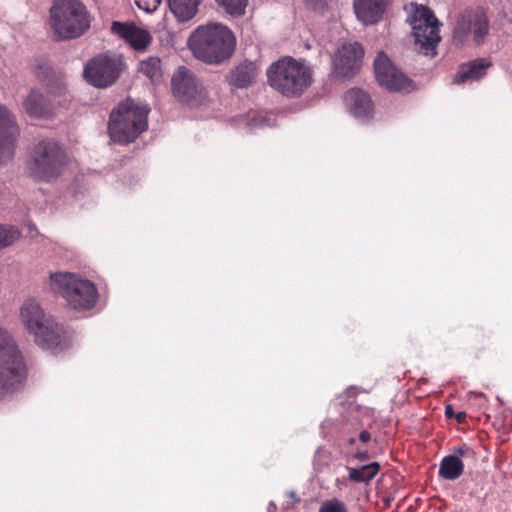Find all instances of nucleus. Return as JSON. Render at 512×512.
Returning a JSON list of instances; mask_svg holds the SVG:
<instances>
[{
	"instance_id": "b1692460",
	"label": "nucleus",
	"mask_w": 512,
	"mask_h": 512,
	"mask_svg": "<svg viewBox=\"0 0 512 512\" xmlns=\"http://www.w3.org/2000/svg\"><path fill=\"white\" fill-rule=\"evenodd\" d=\"M379 468L380 465L378 462L363 465L359 468H348V477L351 481L354 482L368 483L377 475Z\"/></svg>"
},
{
	"instance_id": "f257e3e1",
	"label": "nucleus",
	"mask_w": 512,
	"mask_h": 512,
	"mask_svg": "<svg viewBox=\"0 0 512 512\" xmlns=\"http://www.w3.org/2000/svg\"><path fill=\"white\" fill-rule=\"evenodd\" d=\"M188 46L196 58L218 64L231 57L236 38L226 25L212 22L197 27L188 39Z\"/></svg>"
},
{
	"instance_id": "c756f323",
	"label": "nucleus",
	"mask_w": 512,
	"mask_h": 512,
	"mask_svg": "<svg viewBox=\"0 0 512 512\" xmlns=\"http://www.w3.org/2000/svg\"><path fill=\"white\" fill-rule=\"evenodd\" d=\"M249 125L250 129H252L253 127H268L273 125V123L270 121V118L259 116L254 118Z\"/></svg>"
},
{
	"instance_id": "39448f33",
	"label": "nucleus",
	"mask_w": 512,
	"mask_h": 512,
	"mask_svg": "<svg viewBox=\"0 0 512 512\" xmlns=\"http://www.w3.org/2000/svg\"><path fill=\"white\" fill-rule=\"evenodd\" d=\"M50 26L58 40L80 37L90 26L84 5L77 0H56L50 9Z\"/></svg>"
},
{
	"instance_id": "4c0bfd02",
	"label": "nucleus",
	"mask_w": 512,
	"mask_h": 512,
	"mask_svg": "<svg viewBox=\"0 0 512 512\" xmlns=\"http://www.w3.org/2000/svg\"><path fill=\"white\" fill-rule=\"evenodd\" d=\"M464 418H465V414H464V413H459V414L457 415V420H458L459 422H461Z\"/></svg>"
},
{
	"instance_id": "72a5a7b5",
	"label": "nucleus",
	"mask_w": 512,
	"mask_h": 512,
	"mask_svg": "<svg viewBox=\"0 0 512 512\" xmlns=\"http://www.w3.org/2000/svg\"><path fill=\"white\" fill-rule=\"evenodd\" d=\"M277 506L274 502H270L267 506V512H276Z\"/></svg>"
},
{
	"instance_id": "9d476101",
	"label": "nucleus",
	"mask_w": 512,
	"mask_h": 512,
	"mask_svg": "<svg viewBox=\"0 0 512 512\" xmlns=\"http://www.w3.org/2000/svg\"><path fill=\"white\" fill-rule=\"evenodd\" d=\"M125 68L122 55L102 53L93 57L84 67L85 80L97 88H107L113 85Z\"/></svg>"
},
{
	"instance_id": "0eeeda50",
	"label": "nucleus",
	"mask_w": 512,
	"mask_h": 512,
	"mask_svg": "<svg viewBox=\"0 0 512 512\" xmlns=\"http://www.w3.org/2000/svg\"><path fill=\"white\" fill-rule=\"evenodd\" d=\"M23 357L9 333L0 327V392L14 390L25 379Z\"/></svg>"
},
{
	"instance_id": "6ab92c4d",
	"label": "nucleus",
	"mask_w": 512,
	"mask_h": 512,
	"mask_svg": "<svg viewBox=\"0 0 512 512\" xmlns=\"http://www.w3.org/2000/svg\"><path fill=\"white\" fill-rule=\"evenodd\" d=\"M23 108L31 118H46L50 114V106L44 95L38 90L32 89L22 102Z\"/></svg>"
},
{
	"instance_id": "f03ea898",
	"label": "nucleus",
	"mask_w": 512,
	"mask_h": 512,
	"mask_svg": "<svg viewBox=\"0 0 512 512\" xmlns=\"http://www.w3.org/2000/svg\"><path fill=\"white\" fill-rule=\"evenodd\" d=\"M266 74L268 84L288 97L301 95L313 81L312 68L304 60L292 57L272 63Z\"/></svg>"
},
{
	"instance_id": "e433bc0d",
	"label": "nucleus",
	"mask_w": 512,
	"mask_h": 512,
	"mask_svg": "<svg viewBox=\"0 0 512 512\" xmlns=\"http://www.w3.org/2000/svg\"><path fill=\"white\" fill-rule=\"evenodd\" d=\"M357 457L360 460H365L367 458V454L366 453H359V454H357Z\"/></svg>"
},
{
	"instance_id": "412c9836",
	"label": "nucleus",
	"mask_w": 512,
	"mask_h": 512,
	"mask_svg": "<svg viewBox=\"0 0 512 512\" xmlns=\"http://www.w3.org/2000/svg\"><path fill=\"white\" fill-rule=\"evenodd\" d=\"M169 8L179 22L192 19L202 0H167Z\"/></svg>"
},
{
	"instance_id": "c9c22d12",
	"label": "nucleus",
	"mask_w": 512,
	"mask_h": 512,
	"mask_svg": "<svg viewBox=\"0 0 512 512\" xmlns=\"http://www.w3.org/2000/svg\"><path fill=\"white\" fill-rule=\"evenodd\" d=\"M289 497L294 500L295 503L299 502V498H297L296 493L294 491H290L288 493Z\"/></svg>"
},
{
	"instance_id": "bb28decb",
	"label": "nucleus",
	"mask_w": 512,
	"mask_h": 512,
	"mask_svg": "<svg viewBox=\"0 0 512 512\" xmlns=\"http://www.w3.org/2000/svg\"><path fill=\"white\" fill-rule=\"evenodd\" d=\"M20 236L15 226L0 223V251L16 243Z\"/></svg>"
},
{
	"instance_id": "2f4dec72",
	"label": "nucleus",
	"mask_w": 512,
	"mask_h": 512,
	"mask_svg": "<svg viewBox=\"0 0 512 512\" xmlns=\"http://www.w3.org/2000/svg\"><path fill=\"white\" fill-rule=\"evenodd\" d=\"M359 439H360L362 442L366 443V442H368V441L371 439V435H370V433H369L368 431H365V430H364V431H361V432H360V434H359Z\"/></svg>"
},
{
	"instance_id": "4be33fe9",
	"label": "nucleus",
	"mask_w": 512,
	"mask_h": 512,
	"mask_svg": "<svg viewBox=\"0 0 512 512\" xmlns=\"http://www.w3.org/2000/svg\"><path fill=\"white\" fill-rule=\"evenodd\" d=\"M488 67V63L483 60H474L467 64L460 66L457 72L454 82L464 83L466 81L478 80L485 75V70Z\"/></svg>"
},
{
	"instance_id": "a878e982",
	"label": "nucleus",
	"mask_w": 512,
	"mask_h": 512,
	"mask_svg": "<svg viewBox=\"0 0 512 512\" xmlns=\"http://www.w3.org/2000/svg\"><path fill=\"white\" fill-rule=\"evenodd\" d=\"M215 2L225 13L232 17L244 15L248 5V0H215Z\"/></svg>"
},
{
	"instance_id": "7c9ffc66",
	"label": "nucleus",
	"mask_w": 512,
	"mask_h": 512,
	"mask_svg": "<svg viewBox=\"0 0 512 512\" xmlns=\"http://www.w3.org/2000/svg\"><path fill=\"white\" fill-rule=\"evenodd\" d=\"M313 9H321L324 7L326 0H305Z\"/></svg>"
},
{
	"instance_id": "4468645a",
	"label": "nucleus",
	"mask_w": 512,
	"mask_h": 512,
	"mask_svg": "<svg viewBox=\"0 0 512 512\" xmlns=\"http://www.w3.org/2000/svg\"><path fill=\"white\" fill-rule=\"evenodd\" d=\"M363 54L359 43L343 44L333 57L334 72L341 77L354 75L360 67Z\"/></svg>"
},
{
	"instance_id": "ddd939ff",
	"label": "nucleus",
	"mask_w": 512,
	"mask_h": 512,
	"mask_svg": "<svg viewBox=\"0 0 512 512\" xmlns=\"http://www.w3.org/2000/svg\"><path fill=\"white\" fill-rule=\"evenodd\" d=\"M377 81L390 91H410L411 81L402 72L397 70L389 57L379 51L373 62Z\"/></svg>"
},
{
	"instance_id": "f8f14e48",
	"label": "nucleus",
	"mask_w": 512,
	"mask_h": 512,
	"mask_svg": "<svg viewBox=\"0 0 512 512\" xmlns=\"http://www.w3.org/2000/svg\"><path fill=\"white\" fill-rule=\"evenodd\" d=\"M171 87L174 96L184 103L198 104L207 97L205 88L184 66H180L172 75Z\"/></svg>"
},
{
	"instance_id": "c85d7f7f",
	"label": "nucleus",
	"mask_w": 512,
	"mask_h": 512,
	"mask_svg": "<svg viewBox=\"0 0 512 512\" xmlns=\"http://www.w3.org/2000/svg\"><path fill=\"white\" fill-rule=\"evenodd\" d=\"M135 4L146 12H154L162 0H134Z\"/></svg>"
},
{
	"instance_id": "20e7f679",
	"label": "nucleus",
	"mask_w": 512,
	"mask_h": 512,
	"mask_svg": "<svg viewBox=\"0 0 512 512\" xmlns=\"http://www.w3.org/2000/svg\"><path fill=\"white\" fill-rule=\"evenodd\" d=\"M51 289L65 299L67 305L76 311L92 309L99 293L95 284L70 272H55L50 275Z\"/></svg>"
},
{
	"instance_id": "f3484780",
	"label": "nucleus",
	"mask_w": 512,
	"mask_h": 512,
	"mask_svg": "<svg viewBox=\"0 0 512 512\" xmlns=\"http://www.w3.org/2000/svg\"><path fill=\"white\" fill-rule=\"evenodd\" d=\"M387 0H354L353 8L357 19L365 25L379 22L385 12Z\"/></svg>"
},
{
	"instance_id": "5701e85b",
	"label": "nucleus",
	"mask_w": 512,
	"mask_h": 512,
	"mask_svg": "<svg viewBox=\"0 0 512 512\" xmlns=\"http://www.w3.org/2000/svg\"><path fill=\"white\" fill-rule=\"evenodd\" d=\"M464 470V464L456 455L445 456L439 466V476L445 480L458 479Z\"/></svg>"
},
{
	"instance_id": "f704fd0d",
	"label": "nucleus",
	"mask_w": 512,
	"mask_h": 512,
	"mask_svg": "<svg viewBox=\"0 0 512 512\" xmlns=\"http://www.w3.org/2000/svg\"><path fill=\"white\" fill-rule=\"evenodd\" d=\"M445 414L447 417H451L453 415V409L451 405H447L445 408Z\"/></svg>"
},
{
	"instance_id": "a211bd4d",
	"label": "nucleus",
	"mask_w": 512,
	"mask_h": 512,
	"mask_svg": "<svg viewBox=\"0 0 512 512\" xmlns=\"http://www.w3.org/2000/svg\"><path fill=\"white\" fill-rule=\"evenodd\" d=\"M345 104L351 114L358 118H369L373 105L368 94L360 89L349 90L344 97Z\"/></svg>"
},
{
	"instance_id": "1a4fd4ad",
	"label": "nucleus",
	"mask_w": 512,
	"mask_h": 512,
	"mask_svg": "<svg viewBox=\"0 0 512 512\" xmlns=\"http://www.w3.org/2000/svg\"><path fill=\"white\" fill-rule=\"evenodd\" d=\"M65 165V154L53 140L39 142L28 162V169L37 179L50 181L58 177Z\"/></svg>"
},
{
	"instance_id": "aec40b11",
	"label": "nucleus",
	"mask_w": 512,
	"mask_h": 512,
	"mask_svg": "<svg viewBox=\"0 0 512 512\" xmlns=\"http://www.w3.org/2000/svg\"><path fill=\"white\" fill-rule=\"evenodd\" d=\"M258 74V69L253 62H244L237 66L230 75V84L238 88L250 85Z\"/></svg>"
},
{
	"instance_id": "393cba45",
	"label": "nucleus",
	"mask_w": 512,
	"mask_h": 512,
	"mask_svg": "<svg viewBox=\"0 0 512 512\" xmlns=\"http://www.w3.org/2000/svg\"><path fill=\"white\" fill-rule=\"evenodd\" d=\"M139 70L150 79L152 83H158L162 79L161 60L158 57H149L140 63Z\"/></svg>"
},
{
	"instance_id": "473e14b6",
	"label": "nucleus",
	"mask_w": 512,
	"mask_h": 512,
	"mask_svg": "<svg viewBox=\"0 0 512 512\" xmlns=\"http://www.w3.org/2000/svg\"><path fill=\"white\" fill-rule=\"evenodd\" d=\"M469 451V448L468 447H457L455 448L454 452L456 454V456H464L466 454V452Z\"/></svg>"
},
{
	"instance_id": "6e6552de",
	"label": "nucleus",
	"mask_w": 512,
	"mask_h": 512,
	"mask_svg": "<svg viewBox=\"0 0 512 512\" xmlns=\"http://www.w3.org/2000/svg\"><path fill=\"white\" fill-rule=\"evenodd\" d=\"M412 28L415 43L419 51L426 56H436V47L440 42L439 21L433 12L422 5H412V11L407 18Z\"/></svg>"
},
{
	"instance_id": "cd10ccee",
	"label": "nucleus",
	"mask_w": 512,
	"mask_h": 512,
	"mask_svg": "<svg viewBox=\"0 0 512 512\" xmlns=\"http://www.w3.org/2000/svg\"><path fill=\"white\" fill-rule=\"evenodd\" d=\"M319 512H347V509L342 501L333 498L324 501L319 508Z\"/></svg>"
},
{
	"instance_id": "9b49d317",
	"label": "nucleus",
	"mask_w": 512,
	"mask_h": 512,
	"mask_svg": "<svg viewBox=\"0 0 512 512\" xmlns=\"http://www.w3.org/2000/svg\"><path fill=\"white\" fill-rule=\"evenodd\" d=\"M488 31V20L482 12L464 11L457 19L453 40L456 44L463 45L472 39L476 45H480Z\"/></svg>"
},
{
	"instance_id": "dca6fc26",
	"label": "nucleus",
	"mask_w": 512,
	"mask_h": 512,
	"mask_svg": "<svg viewBox=\"0 0 512 512\" xmlns=\"http://www.w3.org/2000/svg\"><path fill=\"white\" fill-rule=\"evenodd\" d=\"M111 31L113 34L124 39L135 50H144L151 42L149 32L132 23L114 21L111 24Z\"/></svg>"
},
{
	"instance_id": "2eb2a0df",
	"label": "nucleus",
	"mask_w": 512,
	"mask_h": 512,
	"mask_svg": "<svg viewBox=\"0 0 512 512\" xmlns=\"http://www.w3.org/2000/svg\"><path fill=\"white\" fill-rule=\"evenodd\" d=\"M18 127L6 106L0 105V164L12 159Z\"/></svg>"
},
{
	"instance_id": "423d86ee",
	"label": "nucleus",
	"mask_w": 512,
	"mask_h": 512,
	"mask_svg": "<svg viewBox=\"0 0 512 512\" xmlns=\"http://www.w3.org/2000/svg\"><path fill=\"white\" fill-rule=\"evenodd\" d=\"M20 320L34 341L43 349L53 350L61 343V328L44 313L34 299H27L20 308Z\"/></svg>"
},
{
	"instance_id": "7ed1b4c3",
	"label": "nucleus",
	"mask_w": 512,
	"mask_h": 512,
	"mask_svg": "<svg viewBox=\"0 0 512 512\" xmlns=\"http://www.w3.org/2000/svg\"><path fill=\"white\" fill-rule=\"evenodd\" d=\"M149 109L138 105L132 99L120 103L112 110L108 123V133L114 142L127 144L133 142L148 127Z\"/></svg>"
}]
</instances>
